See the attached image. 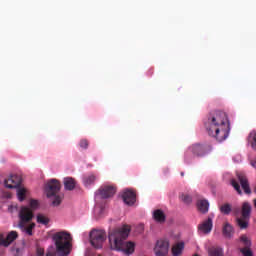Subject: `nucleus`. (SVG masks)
I'll return each instance as SVG.
<instances>
[{
	"label": "nucleus",
	"instance_id": "nucleus-1",
	"mask_svg": "<svg viewBox=\"0 0 256 256\" xmlns=\"http://www.w3.org/2000/svg\"><path fill=\"white\" fill-rule=\"evenodd\" d=\"M207 133L210 137H214L220 143L225 141L231 133V123L229 116L225 111L214 110L208 114L207 121L205 122Z\"/></svg>",
	"mask_w": 256,
	"mask_h": 256
},
{
	"label": "nucleus",
	"instance_id": "nucleus-2",
	"mask_svg": "<svg viewBox=\"0 0 256 256\" xmlns=\"http://www.w3.org/2000/svg\"><path fill=\"white\" fill-rule=\"evenodd\" d=\"M129 233H131V227L129 225H124L112 230L109 233V241L112 249L123 251L125 255H132V253H135V243L127 242Z\"/></svg>",
	"mask_w": 256,
	"mask_h": 256
},
{
	"label": "nucleus",
	"instance_id": "nucleus-3",
	"mask_svg": "<svg viewBox=\"0 0 256 256\" xmlns=\"http://www.w3.org/2000/svg\"><path fill=\"white\" fill-rule=\"evenodd\" d=\"M33 217H35V213L29 206L20 208L18 227L29 236L33 235V229H35V223L31 222Z\"/></svg>",
	"mask_w": 256,
	"mask_h": 256
},
{
	"label": "nucleus",
	"instance_id": "nucleus-4",
	"mask_svg": "<svg viewBox=\"0 0 256 256\" xmlns=\"http://www.w3.org/2000/svg\"><path fill=\"white\" fill-rule=\"evenodd\" d=\"M52 239L54 241L56 252L59 256H67L71 253V234L62 231L53 234Z\"/></svg>",
	"mask_w": 256,
	"mask_h": 256
},
{
	"label": "nucleus",
	"instance_id": "nucleus-5",
	"mask_svg": "<svg viewBox=\"0 0 256 256\" xmlns=\"http://www.w3.org/2000/svg\"><path fill=\"white\" fill-rule=\"evenodd\" d=\"M61 191V183L57 179H51L47 182L45 192L48 199H51L53 207H59L63 201V194Z\"/></svg>",
	"mask_w": 256,
	"mask_h": 256
},
{
	"label": "nucleus",
	"instance_id": "nucleus-6",
	"mask_svg": "<svg viewBox=\"0 0 256 256\" xmlns=\"http://www.w3.org/2000/svg\"><path fill=\"white\" fill-rule=\"evenodd\" d=\"M211 149L212 147L209 144H193L184 154L185 162L191 163L193 161V155L194 157H205L207 153H211Z\"/></svg>",
	"mask_w": 256,
	"mask_h": 256
},
{
	"label": "nucleus",
	"instance_id": "nucleus-7",
	"mask_svg": "<svg viewBox=\"0 0 256 256\" xmlns=\"http://www.w3.org/2000/svg\"><path fill=\"white\" fill-rule=\"evenodd\" d=\"M252 207L249 202H244L241 207L240 216L236 214V225L239 229H247L251 219Z\"/></svg>",
	"mask_w": 256,
	"mask_h": 256
},
{
	"label": "nucleus",
	"instance_id": "nucleus-8",
	"mask_svg": "<svg viewBox=\"0 0 256 256\" xmlns=\"http://www.w3.org/2000/svg\"><path fill=\"white\" fill-rule=\"evenodd\" d=\"M237 179H238V181L235 179H232L231 185L235 189V191L238 193V195L243 194V192L241 191V187H242L244 193H246V195H250L251 188L249 187V180H247V176H245L243 174H237Z\"/></svg>",
	"mask_w": 256,
	"mask_h": 256
},
{
	"label": "nucleus",
	"instance_id": "nucleus-9",
	"mask_svg": "<svg viewBox=\"0 0 256 256\" xmlns=\"http://www.w3.org/2000/svg\"><path fill=\"white\" fill-rule=\"evenodd\" d=\"M105 239H107V233L104 230L93 229L90 232V243L95 249H101L103 243H105Z\"/></svg>",
	"mask_w": 256,
	"mask_h": 256
},
{
	"label": "nucleus",
	"instance_id": "nucleus-10",
	"mask_svg": "<svg viewBox=\"0 0 256 256\" xmlns=\"http://www.w3.org/2000/svg\"><path fill=\"white\" fill-rule=\"evenodd\" d=\"M117 193V188L113 185L102 186L96 192V197H100V199H110Z\"/></svg>",
	"mask_w": 256,
	"mask_h": 256
},
{
	"label": "nucleus",
	"instance_id": "nucleus-11",
	"mask_svg": "<svg viewBox=\"0 0 256 256\" xmlns=\"http://www.w3.org/2000/svg\"><path fill=\"white\" fill-rule=\"evenodd\" d=\"M23 178L19 174H11L7 179L4 181L5 187L8 189H17L21 187V183Z\"/></svg>",
	"mask_w": 256,
	"mask_h": 256
},
{
	"label": "nucleus",
	"instance_id": "nucleus-12",
	"mask_svg": "<svg viewBox=\"0 0 256 256\" xmlns=\"http://www.w3.org/2000/svg\"><path fill=\"white\" fill-rule=\"evenodd\" d=\"M122 199L126 205L133 207L137 201V194L135 191H133V189H126L122 193Z\"/></svg>",
	"mask_w": 256,
	"mask_h": 256
},
{
	"label": "nucleus",
	"instance_id": "nucleus-13",
	"mask_svg": "<svg viewBox=\"0 0 256 256\" xmlns=\"http://www.w3.org/2000/svg\"><path fill=\"white\" fill-rule=\"evenodd\" d=\"M240 241L243 245L242 248L239 249L240 253H242L243 256H253V251L251 250V240L245 235H242L240 237Z\"/></svg>",
	"mask_w": 256,
	"mask_h": 256
},
{
	"label": "nucleus",
	"instance_id": "nucleus-14",
	"mask_svg": "<svg viewBox=\"0 0 256 256\" xmlns=\"http://www.w3.org/2000/svg\"><path fill=\"white\" fill-rule=\"evenodd\" d=\"M212 229H213V219H211V218L204 220L198 226V230L204 234L211 233Z\"/></svg>",
	"mask_w": 256,
	"mask_h": 256
},
{
	"label": "nucleus",
	"instance_id": "nucleus-15",
	"mask_svg": "<svg viewBox=\"0 0 256 256\" xmlns=\"http://www.w3.org/2000/svg\"><path fill=\"white\" fill-rule=\"evenodd\" d=\"M19 237L17 231H11L7 234L6 238L3 241V247H9L13 241H15Z\"/></svg>",
	"mask_w": 256,
	"mask_h": 256
},
{
	"label": "nucleus",
	"instance_id": "nucleus-16",
	"mask_svg": "<svg viewBox=\"0 0 256 256\" xmlns=\"http://www.w3.org/2000/svg\"><path fill=\"white\" fill-rule=\"evenodd\" d=\"M185 250V242H178L172 246V255L181 256Z\"/></svg>",
	"mask_w": 256,
	"mask_h": 256
},
{
	"label": "nucleus",
	"instance_id": "nucleus-17",
	"mask_svg": "<svg viewBox=\"0 0 256 256\" xmlns=\"http://www.w3.org/2000/svg\"><path fill=\"white\" fill-rule=\"evenodd\" d=\"M222 233L226 239H231L234 235L233 226L229 223H225L222 229Z\"/></svg>",
	"mask_w": 256,
	"mask_h": 256
},
{
	"label": "nucleus",
	"instance_id": "nucleus-18",
	"mask_svg": "<svg viewBox=\"0 0 256 256\" xmlns=\"http://www.w3.org/2000/svg\"><path fill=\"white\" fill-rule=\"evenodd\" d=\"M16 193H17L18 200L20 202H23L27 198L29 190H27V188L25 187L19 186L18 188H16Z\"/></svg>",
	"mask_w": 256,
	"mask_h": 256
},
{
	"label": "nucleus",
	"instance_id": "nucleus-19",
	"mask_svg": "<svg viewBox=\"0 0 256 256\" xmlns=\"http://www.w3.org/2000/svg\"><path fill=\"white\" fill-rule=\"evenodd\" d=\"M97 180V176L95 174H88L83 177V184L85 187H91V185L95 184V181Z\"/></svg>",
	"mask_w": 256,
	"mask_h": 256
},
{
	"label": "nucleus",
	"instance_id": "nucleus-20",
	"mask_svg": "<svg viewBox=\"0 0 256 256\" xmlns=\"http://www.w3.org/2000/svg\"><path fill=\"white\" fill-rule=\"evenodd\" d=\"M197 208L200 213H207L209 211V202L207 200H199Z\"/></svg>",
	"mask_w": 256,
	"mask_h": 256
},
{
	"label": "nucleus",
	"instance_id": "nucleus-21",
	"mask_svg": "<svg viewBox=\"0 0 256 256\" xmlns=\"http://www.w3.org/2000/svg\"><path fill=\"white\" fill-rule=\"evenodd\" d=\"M75 179L68 177L64 179V187L66 189V191H73V189H75Z\"/></svg>",
	"mask_w": 256,
	"mask_h": 256
},
{
	"label": "nucleus",
	"instance_id": "nucleus-22",
	"mask_svg": "<svg viewBox=\"0 0 256 256\" xmlns=\"http://www.w3.org/2000/svg\"><path fill=\"white\" fill-rule=\"evenodd\" d=\"M208 253L210 256H223V249L220 247H211Z\"/></svg>",
	"mask_w": 256,
	"mask_h": 256
},
{
	"label": "nucleus",
	"instance_id": "nucleus-23",
	"mask_svg": "<svg viewBox=\"0 0 256 256\" xmlns=\"http://www.w3.org/2000/svg\"><path fill=\"white\" fill-rule=\"evenodd\" d=\"M37 223H40L41 225H48L49 224V218H47L43 214L37 215Z\"/></svg>",
	"mask_w": 256,
	"mask_h": 256
},
{
	"label": "nucleus",
	"instance_id": "nucleus-24",
	"mask_svg": "<svg viewBox=\"0 0 256 256\" xmlns=\"http://www.w3.org/2000/svg\"><path fill=\"white\" fill-rule=\"evenodd\" d=\"M220 211H221V213H223V215H229L231 213V204L226 203V204L222 205L220 207Z\"/></svg>",
	"mask_w": 256,
	"mask_h": 256
},
{
	"label": "nucleus",
	"instance_id": "nucleus-25",
	"mask_svg": "<svg viewBox=\"0 0 256 256\" xmlns=\"http://www.w3.org/2000/svg\"><path fill=\"white\" fill-rule=\"evenodd\" d=\"M39 208V201L31 199L29 202V209L35 213V210Z\"/></svg>",
	"mask_w": 256,
	"mask_h": 256
},
{
	"label": "nucleus",
	"instance_id": "nucleus-26",
	"mask_svg": "<svg viewBox=\"0 0 256 256\" xmlns=\"http://www.w3.org/2000/svg\"><path fill=\"white\" fill-rule=\"evenodd\" d=\"M153 219L157 223H161V209H157L153 212Z\"/></svg>",
	"mask_w": 256,
	"mask_h": 256
},
{
	"label": "nucleus",
	"instance_id": "nucleus-27",
	"mask_svg": "<svg viewBox=\"0 0 256 256\" xmlns=\"http://www.w3.org/2000/svg\"><path fill=\"white\" fill-rule=\"evenodd\" d=\"M180 199H181V201H183V203H186L187 205H189V203H191V201H193L191 196H189L188 194H181Z\"/></svg>",
	"mask_w": 256,
	"mask_h": 256
},
{
	"label": "nucleus",
	"instance_id": "nucleus-28",
	"mask_svg": "<svg viewBox=\"0 0 256 256\" xmlns=\"http://www.w3.org/2000/svg\"><path fill=\"white\" fill-rule=\"evenodd\" d=\"M154 252L156 256H161V242H159V240L156 242Z\"/></svg>",
	"mask_w": 256,
	"mask_h": 256
},
{
	"label": "nucleus",
	"instance_id": "nucleus-29",
	"mask_svg": "<svg viewBox=\"0 0 256 256\" xmlns=\"http://www.w3.org/2000/svg\"><path fill=\"white\" fill-rule=\"evenodd\" d=\"M79 145H80L81 149H88L89 141L87 139H82V140H80Z\"/></svg>",
	"mask_w": 256,
	"mask_h": 256
},
{
	"label": "nucleus",
	"instance_id": "nucleus-30",
	"mask_svg": "<svg viewBox=\"0 0 256 256\" xmlns=\"http://www.w3.org/2000/svg\"><path fill=\"white\" fill-rule=\"evenodd\" d=\"M36 255L37 256H44L45 255V250L43 248H37Z\"/></svg>",
	"mask_w": 256,
	"mask_h": 256
},
{
	"label": "nucleus",
	"instance_id": "nucleus-31",
	"mask_svg": "<svg viewBox=\"0 0 256 256\" xmlns=\"http://www.w3.org/2000/svg\"><path fill=\"white\" fill-rule=\"evenodd\" d=\"M251 147L256 151V133L253 135Z\"/></svg>",
	"mask_w": 256,
	"mask_h": 256
},
{
	"label": "nucleus",
	"instance_id": "nucleus-32",
	"mask_svg": "<svg viewBox=\"0 0 256 256\" xmlns=\"http://www.w3.org/2000/svg\"><path fill=\"white\" fill-rule=\"evenodd\" d=\"M161 247H165L166 249H169V240H162L161 241Z\"/></svg>",
	"mask_w": 256,
	"mask_h": 256
},
{
	"label": "nucleus",
	"instance_id": "nucleus-33",
	"mask_svg": "<svg viewBox=\"0 0 256 256\" xmlns=\"http://www.w3.org/2000/svg\"><path fill=\"white\" fill-rule=\"evenodd\" d=\"M3 241H5V237L3 236V234H0V247L1 245L3 247Z\"/></svg>",
	"mask_w": 256,
	"mask_h": 256
},
{
	"label": "nucleus",
	"instance_id": "nucleus-34",
	"mask_svg": "<svg viewBox=\"0 0 256 256\" xmlns=\"http://www.w3.org/2000/svg\"><path fill=\"white\" fill-rule=\"evenodd\" d=\"M161 223H165V213L161 212Z\"/></svg>",
	"mask_w": 256,
	"mask_h": 256
},
{
	"label": "nucleus",
	"instance_id": "nucleus-35",
	"mask_svg": "<svg viewBox=\"0 0 256 256\" xmlns=\"http://www.w3.org/2000/svg\"><path fill=\"white\" fill-rule=\"evenodd\" d=\"M251 165H252V167H254L256 169V159L251 160Z\"/></svg>",
	"mask_w": 256,
	"mask_h": 256
},
{
	"label": "nucleus",
	"instance_id": "nucleus-36",
	"mask_svg": "<svg viewBox=\"0 0 256 256\" xmlns=\"http://www.w3.org/2000/svg\"><path fill=\"white\" fill-rule=\"evenodd\" d=\"M46 256H55V252H47Z\"/></svg>",
	"mask_w": 256,
	"mask_h": 256
},
{
	"label": "nucleus",
	"instance_id": "nucleus-37",
	"mask_svg": "<svg viewBox=\"0 0 256 256\" xmlns=\"http://www.w3.org/2000/svg\"><path fill=\"white\" fill-rule=\"evenodd\" d=\"M6 197H7V199H11V193H8V194L6 195Z\"/></svg>",
	"mask_w": 256,
	"mask_h": 256
},
{
	"label": "nucleus",
	"instance_id": "nucleus-38",
	"mask_svg": "<svg viewBox=\"0 0 256 256\" xmlns=\"http://www.w3.org/2000/svg\"><path fill=\"white\" fill-rule=\"evenodd\" d=\"M141 229H143V224H140Z\"/></svg>",
	"mask_w": 256,
	"mask_h": 256
},
{
	"label": "nucleus",
	"instance_id": "nucleus-39",
	"mask_svg": "<svg viewBox=\"0 0 256 256\" xmlns=\"http://www.w3.org/2000/svg\"><path fill=\"white\" fill-rule=\"evenodd\" d=\"M184 175H185V173L182 172V173H181V176L183 177Z\"/></svg>",
	"mask_w": 256,
	"mask_h": 256
},
{
	"label": "nucleus",
	"instance_id": "nucleus-40",
	"mask_svg": "<svg viewBox=\"0 0 256 256\" xmlns=\"http://www.w3.org/2000/svg\"><path fill=\"white\" fill-rule=\"evenodd\" d=\"M16 252H17V253H19V248H18V249H16Z\"/></svg>",
	"mask_w": 256,
	"mask_h": 256
},
{
	"label": "nucleus",
	"instance_id": "nucleus-41",
	"mask_svg": "<svg viewBox=\"0 0 256 256\" xmlns=\"http://www.w3.org/2000/svg\"><path fill=\"white\" fill-rule=\"evenodd\" d=\"M254 193H256V187L254 188Z\"/></svg>",
	"mask_w": 256,
	"mask_h": 256
}]
</instances>
